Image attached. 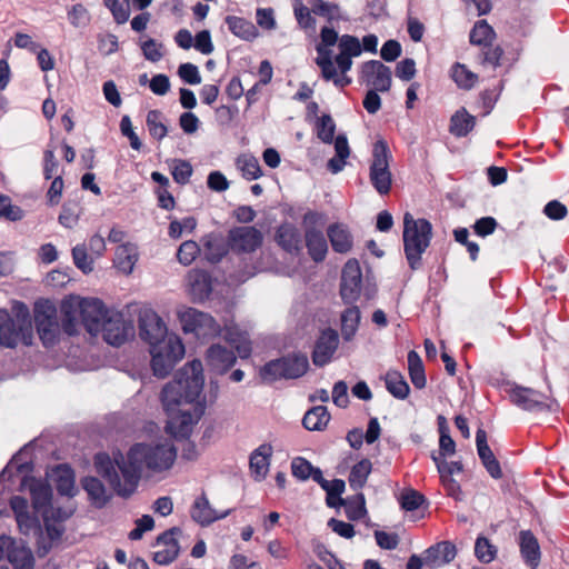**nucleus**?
I'll use <instances>...</instances> for the list:
<instances>
[{
  "label": "nucleus",
  "mask_w": 569,
  "mask_h": 569,
  "mask_svg": "<svg viewBox=\"0 0 569 569\" xmlns=\"http://www.w3.org/2000/svg\"><path fill=\"white\" fill-rule=\"evenodd\" d=\"M177 458V448L170 441L134 443L124 456L120 451L111 458L98 452L93 463L97 473L108 481L117 496L128 499L137 490L142 470L152 472L169 470Z\"/></svg>",
  "instance_id": "obj_1"
},
{
  "label": "nucleus",
  "mask_w": 569,
  "mask_h": 569,
  "mask_svg": "<svg viewBox=\"0 0 569 569\" xmlns=\"http://www.w3.org/2000/svg\"><path fill=\"white\" fill-rule=\"evenodd\" d=\"M203 385L202 362L193 359L179 369L173 380L163 387L161 401L168 413L166 431L173 438L187 439L191 435L192 427L199 420L203 409L194 417L190 410L180 409V406L197 401Z\"/></svg>",
  "instance_id": "obj_2"
},
{
  "label": "nucleus",
  "mask_w": 569,
  "mask_h": 569,
  "mask_svg": "<svg viewBox=\"0 0 569 569\" xmlns=\"http://www.w3.org/2000/svg\"><path fill=\"white\" fill-rule=\"evenodd\" d=\"M14 317L0 309V346L13 349L19 342L32 345L33 331L29 308L20 301L13 305Z\"/></svg>",
  "instance_id": "obj_3"
},
{
  "label": "nucleus",
  "mask_w": 569,
  "mask_h": 569,
  "mask_svg": "<svg viewBox=\"0 0 569 569\" xmlns=\"http://www.w3.org/2000/svg\"><path fill=\"white\" fill-rule=\"evenodd\" d=\"M432 239V224L425 218L415 219L410 212L403 216V252L411 270L421 267V257Z\"/></svg>",
  "instance_id": "obj_4"
},
{
  "label": "nucleus",
  "mask_w": 569,
  "mask_h": 569,
  "mask_svg": "<svg viewBox=\"0 0 569 569\" xmlns=\"http://www.w3.org/2000/svg\"><path fill=\"white\" fill-rule=\"evenodd\" d=\"M309 368L307 355L298 351L268 361L260 368L259 375L264 382L293 380L303 377Z\"/></svg>",
  "instance_id": "obj_5"
},
{
  "label": "nucleus",
  "mask_w": 569,
  "mask_h": 569,
  "mask_svg": "<svg viewBox=\"0 0 569 569\" xmlns=\"http://www.w3.org/2000/svg\"><path fill=\"white\" fill-rule=\"evenodd\" d=\"M392 154L386 140L379 139L372 146V159L369 167V180L380 196H387L392 188L390 161Z\"/></svg>",
  "instance_id": "obj_6"
},
{
  "label": "nucleus",
  "mask_w": 569,
  "mask_h": 569,
  "mask_svg": "<svg viewBox=\"0 0 569 569\" xmlns=\"http://www.w3.org/2000/svg\"><path fill=\"white\" fill-rule=\"evenodd\" d=\"M150 355L153 375L158 378H166L176 363L182 359L184 346L181 339L172 333L169 340L150 349Z\"/></svg>",
  "instance_id": "obj_7"
},
{
  "label": "nucleus",
  "mask_w": 569,
  "mask_h": 569,
  "mask_svg": "<svg viewBox=\"0 0 569 569\" xmlns=\"http://www.w3.org/2000/svg\"><path fill=\"white\" fill-rule=\"evenodd\" d=\"M34 325L39 338L46 348L59 342L60 325L57 318V308L49 300L38 301L34 305Z\"/></svg>",
  "instance_id": "obj_8"
},
{
  "label": "nucleus",
  "mask_w": 569,
  "mask_h": 569,
  "mask_svg": "<svg viewBox=\"0 0 569 569\" xmlns=\"http://www.w3.org/2000/svg\"><path fill=\"white\" fill-rule=\"evenodd\" d=\"M178 319L184 333H193L199 339L216 337L220 326L214 318L192 307L178 310Z\"/></svg>",
  "instance_id": "obj_9"
},
{
  "label": "nucleus",
  "mask_w": 569,
  "mask_h": 569,
  "mask_svg": "<svg viewBox=\"0 0 569 569\" xmlns=\"http://www.w3.org/2000/svg\"><path fill=\"white\" fill-rule=\"evenodd\" d=\"M303 223L306 224L305 241L308 253L315 262H322L328 253V243L322 230L317 226L323 223V214L308 211L303 216Z\"/></svg>",
  "instance_id": "obj_10"
},
{
  "label": "nucleus",
  "mask_w": 569,
  "mask_h": 569,
  "mask_svg": "<svg viewBox=\"0 0 569 569\" xmlns=\"http://www.w3.org/2000/svg\"><path fill=\"white\" fill-rule=\"evenodd\" d=\"M139 336L150 349L169 340L171 335L163 320L152 310H144L139 315Z\"/></svg>",
  "instance_id": "obj_11"
},
{
  "label": "nucleus",
  "mask_w": 569,
  "mask_h": 569,
  "mask_svg": "<svg viewBox=\"0 0 569 569\" xmlns=\"http://www.w3.org/2000/svg\"><path fill=\"white\" fill-rule=\"evenodd\" d=\"M100 332L108 345L120 347L133 335V325L121 312L113 310L104 319Z\"/></svg>",
  "instance_id": "obj_12"
},
{
  "label": "nucleus",
  "mask_w": 569,
  "mask_h": 569,
  "mask_svg": "<svg viewBox=\"0 0 569 569\" xmlns=\"http://www.w3.org/2000/svg\"><path fill=\"white\" fill-rule=\"evenodd\" d=\"M77 308L81 316L82 325L92 336H97L100 332L104 319L112 311L107 309L104 303L98 298L81 299Z\"/></svg>",
  "instance_id": "obj_13"
},
{
  "label": "nucleus",
  "mask_w": 569,
  "mask_h": 569,
  "mask_svg": "<svg viewBox=\"0 0 569 569\" xmlns=\"http://www.w3.org/2000/svg\"><path fill=\"white\" fill-rule=\"evenodd\" d=\"M362 272L357 259H349L341 272L340 296L345 303L353 305L360 297Z\"/></svg>",
  "instance_id": "obj_14"
},
{
  "label": "nucleus",
  "mask_w": 569,
  "mask_h": 569,
  "mask_svg": "<svg viewBox=\"0 0 569 569\" xmlns=\"http://www.w3.org/2000/svg\"><path fill=\"white\" fill-rule=\"evenodd\" d=\"M510 401L526 411H543L549 409L548 397L536 389L522 387L517 383L510 385L507 390Z\"/></svg>",
  "instance_id": "obj_15"
},
{
  "label": "nucleus",
  "mask_w": 569,
  "mask_h": 569,
  "mask_svg": "<svg viewBox=\"0 0 569 569\" xmlns=\"http://www.w3.org/2000/svg\"><path fill=\"white\" fill-rule=\"evenodd\" d=\"M360 80L380 92H387L392 83L391 70L379 60H369L361 66Z\"/></svg>",
  "instance_id": "obj_16"
},
{
  "label": "nucleus",
  "mask_w": 569,
  "mask_h": 569,
  "mask_svg": "<svg viewBox=\"0 0 569 569\" xmlns=\"http://www.w3.org/2000/svg\"><path fill=\"white\" fill-rule=\"evenodd\" d=\"M7 550V559L13 569H33L34 556L24 542H17L9 537H0V551Z\"/></svg>",
  "instance_id": "obj_17"
},
{
  "label": "nucleus",
  "mask_w": 569,
  "mask_h": 569,
  "mask_svg": "<svg viewBox=\"0 0 569 569\" xmlns=\"http://www.w3.org/2000/svg\"><path fill=\"white\" fill-rule=\"evenodd\" d=\"M19 490L30 492L32 507L37 512L42 513V510H46L51 503L52 489L47 481L23 476L20 480Z\"/></svg>",
  "instance_id": "obj_18"
},
{
  "label": "nucleus",
  "mask_w": 569,
  "mask_h": 569,
  "mask_svg": "<svg viewBox=\"0 0 569 569\" xmlns=\"http://www.w3.org/2000/svg\"><path fill=\"white\" fill-rule=\"evenodd\" d=\"M179 527H172L157 537L156 545L163 546V549L153 553V561L160 566H168L173 562L180 552V545L176 536L181 535Z\"/></svg>",
  "instance_id": "obj_19"
},
{
  "label": "nucleus",
  "mask_w": 569,
  "mask_h": 569,
  "mask_svg": "<svg viewBox=\"0 0 569 569\" xmlns=\"http://www.w3.org/2000/svg\"><path fill=\"white\" fill-rule=\"evenodd\" d=\"M338 345L339 336L335 329L327 328L322 330L312 351L313 365L320 368L328 365L338 349Z\"/></svg>",
  "instance_id": "obj_20"
},
{
  "label": "nucleus",
  "mask_w": 569,
  "mask_h": 569,
  "mask_svg": "<svg viewBox=\"0 0 569 569\" xmlns=\"http://www.w3.org/2000/svg\"><path fill=\"white\" fill-rule=\"evenodd\" d=\"M233 350L227 346L214 343L206 352V361L210 371L224 375L236 362Z\"/></svg>",
  "instance_id": "obj_21"
},
{
  "label": "nucleus",
  "mask_w": 569,
  "mask_h": 569,
  "mask_svg": "<svg viewBox=\"0 0 569 569\" xmlns=\"http://www.w3.org/2000/svg\"><path fill=\"white\" fill-rule=\"evenodd\" d=\"M189 295L193 302L200 303L209 299L212 292V277L208 271L193 269L187 276Z\"/></svg>",
  "instance_id": "obj_22"
},
{
  "label": "nucleus",
  "mask_w": 569,
  "mask_h": 569,
  "mask_svg": "<svg viewBox=\"0 0 569 569\" xmlns=\"http://www.w3.org/2000/svg\"><path fill=\"white\" fill-rule=\"evenodd\" d=\"M274 241L283 251L292 256H299L302 251L301 232L292 223L280 224L276 230Z\"/></svg>",
  "instance_id": "obj_23"
},
{
  "label": "nucleus",
  "mask_w": 569,
  "mask_h": 569,
  "mask_svg": "<svg viewBox=\"0 0 569 569\" xmlns=\"http://www.w3.org/2000/svg\"><path fill=\"white\" fill-rule=\"evenodd\" d=\"M518 545L525 563L530 569H537L541 559V550L533 532L531 530H521L518 535Z\"/></svg>",
  "instance_id": "obj_24"
},
{
  "label": "nucleus",
  "mask_w": 569,
  "mask_h": 569,
  "mask_svg": "<svg viewBox=\"0 0 569 569\" xmlns=\"http://www.w3.org/2000/svg\"><path fill=\"white\" fill-rule=\"evenodd\" d=\"M203 257L210 263L220 262L228 253V243L221 232H210L202 238Z\"/></svg>",
  "instance_id": "obj_25"
},
{
  "label": "nucleus",
  "mask_w": 569,
  "mask_h": 569,
  "mask_svg": "<svg viewBox=\"0 0 569 569\" xmlns=\"http://www.w3.org/2000/svg\"><path fill=\"white\" fill-rule=\"evenodd\" d=\"M457 555L456 546L450 541H441L425 551V563L430 568H439L451 562Z\"/></svg>",
  "instance_id": "obj_26"
},
{
  "label": "nucleus",
  "mask_w": 569,
  "mask_h": 569,
  "mask_svg": "<svg viewBox=\"0 0 569 569\" xmlns=\"http://www.w3.org/2000/svg\"><path fill=\"white\" fill-rule=\"evenodd\" d=\"M272 453L273 447L267 442L251 451V476L256 481L260 482L267 478Z\"/></svg>",
  "instance_id": "obj_27"
},
{
  "label": "nucleus",
  "mask_w": 569,
  "mask_h": 569,
  "mask_svg": "<svg viewBox=\"0 0 569 569\" xmlns=\"http://www.w3.org/2000/svg\"><path fill=\"white\" fill-rule=\"evenodd\" d=\"M80 483L94 508L102 509L110 502L112 495L108 493L106 486L99 478L87 476L81 479Z\"/></svg>",
  "instance_id": "obj_28"
},
{
  "label": "nucleus",
  "mask_w": 569,
  "mask_h": 569,
  "mask_svg": "<svg viewBox=\"0 0 569 569\" xmlns=\"http://www.w3.org/2000/svg\"><path fill=\"white\" fill-rule=\"evenodd\" d=\"M53 477L56 489L60 496L72 498L77 495L74 471L69 465H58L53 469Z\"/></svg>",
  "instance_id": "obj_29"
},
{
  "label": "nucleus",
  "mask_w": 569,
  "mask_h": 569,
  "mask_svg": "<svg viewBox=\"0 0 569 569\" xmlns=\"http://www.w3.org/2000/svg\"><path fill=\"white\" fill-rule=\"evenodd\" d=\"M327 236L330 240L333 251L338 253H347L352 249V236L341 223H332L327 229Z\"/></svg>",
  "instance_id": "obj_30"
},
{
  "label": "nucleus",
  "mask_w": 569,
  "mask_h": 569,
  "mask_svg": "<svg viewBox=\"0 0 569 569\" xmlns=\"http://www.w3.org/2000/svg\"><path fill=\"white\" fill-rule=\"evenodd\" d=\"M227 513L219 515L209 503L204 493H202L192 505L191 518L201 526H209L216 520L226 517Z\"/></svg>",
  "instance_id": "obj_31"
},
{
  "label": "nucleus",
  "mask_w": 569,
  "mask_h": 569,
  "mask_svg": "<svg viewBox=\"0 0 569 569\" xmlns=\"http://www.w3.org/2000/svg\"><path fill=\"white\" fill-rule=\"evenodd\" d=\"M229 252L236 256L249 253V226L233 227L226 237Z\"/></svg>",
  "instance_id": "obj_32"
},
{
  "label": "nucleus",
  "mask_w": 569,
  "mask_h": 569,
  "mask_svg": "<svg viewBox=\"0 0 569 569\" xmlns=\"http://www.w3.org/2000/svg\"><path fill=\"white\" fill-rule=\"evenodd\" d=\"M476 126V117L470 114L466 108L461 107L450 119L449 131L455 137H467Z\"/></svg>",
  "instance_id": "obj_33"
},
{
  "label": "nucleus",
  "mask_w": 569,
  "mask_h": 569,
  "mask_svg": "<svg viewBox=\"0 0 569 569\" xmlns=\"http://www.w3.org/2000/svg\"><path fill=\"white\" fill-rule=\"evenodd\" d=\"M138 260L136 246L131 243L120 244L116 250L114 266L124 274H130Z\"/></svg>",
  "instance_id": "obj_34"
},
{
  "label": "nucleus",
  "mask_w": 569,
  "mask_h": 569,
  "mask_svg": "<svg viewBox=\"0 0 569 569\" xmlns=\"http://www.w3.org/2000/svg\"><path fill=\"white\" fill-rule=\"evenodd\" d=\"M496 31L495 29L487 22V20H478L469 33V42L472 46H477L479 48L485 47L487 44H492L496 40Z\"/></svg>",
  "instance_id": "obj_35"
},
{
  "label": "nucleus",
  "mask_w": 569,
  "mask_h": 569,
  "mask_svg": "<svg viewBox=\"0 0 569 569\" xmlns=\"http://www.w3.org/2000/svg\"><path fill=\"white\" fill-rule=\"evenodd\" d=\"M330 421V413L325 406H316L309 409L302 419V425L307 430H323Z\"/></svg>",
  "instance_id": "obj_36"
},
{
  "label": "nucleus",
  "mask_w": 569,
  "mask_h": 569,
  "mask_svg": "<svg viewBox=\"0 0 569 569\" xmlns=\"http://www.w3.org/2000/svg\"><path fill=\"white\" fill-rule=\"evenodd\" d=\"M371 470H372V463L369 459L363 458L360 461H358L356 465L352 466V468L350 470V473L348 477L349 487L352 490L360 492V490L367 483V480H368L369 475L371 473Z\"/></svg>",
  "instance_id": "obj_37"
},
{
  "label": "nucleus",
  "mask_w": 569,
  "mask_h": 569,
  "mask_svg": "<svg viewBox=\"0 0 569 569\" xmlns=\"http://www.w3.org/2000/svg\"><path fill=\"white\" fill-rule=\"evenodd\" d=\"M386 389L395 398L405 400L408 398L410 387L401 372L397 370H389L385 376Z\"/></svg>",
  "instance_id": "obj_38"
},
{
  "label": "nucleus",
  "mask_w": 569,
  "mask_h": 569,
  "mask_svg": "<svg viewBox=\"0 0 569 569\" xmlns=\"http://www.w3.org/2000/svg\"><path fill=\"white\" fill-rule=\"evenodd\" d=\"M361 313L357 306H351L341 313V336L345 341L353 339L358 331Z\"/></svg>",
  "instance_id": "obj_39"
},
{
  "label": "nucleus",
  "mask_w": 569,
  "mask_h": 569,
  "mask_svg": "<svg viewBox=\"0 0 569 569\" xmlns=\"http://www.w3.org/2000/svg\"><path fill=\"white\" fill-rule=\"evenodd\" d=\"M407 359L408 372L413 387L419 390L423 389L427 385V378L425 366L419 353L415 350H410L408 352Z\"/></svg>",
  "instance_id": "obj_40"
},
{
  "label": "nucleus",
  "mask_w": 569,
  "mask_h": 569,
  "mask_svg": "<svg viewBox=\"0 0 569 569\" xmlns=\"http://www.w3.org/2000/svg\"><path fill=\"white\" fill-rule=\"evenodd\" d=\"M450 77L458 88L471 90L478 82V74L467 68L466 64L455 62L450 68Z\"/></svg>",
  "instance_id": "obj_41"
},
{
  "label": "nucleus",
  "mask_w": 569,
  "mask_h": 569,
  "mask_svg": "<svg viewBox=\"0 0 569 569\" xmlns=\"http://www.w3.org/2000/svg\"><path fill=\"white\" fill-rule=\"evenodd\" d=\"M336 157L328 161V169L332 173L340 172L346 166V160L350 156L348 139L345 134H339L333 139Z\"/></svg>",
  "instance_id": "obj_42"
},
{
  "label": "nucleus",
  "mask_w": 569,
  "mask_h": 569,
  "mask_svg": "<svg viewBox=\"0 0 569 569\" xmlns=\"http://www.w3.org/2000/svg\"><path fill=\"white\" fill-rule=\"evenodd\" d=\"M343 507L347 518L351 521H358L367 515L366 498L362 492L348 497Z\"/></svg>",
  "instance_id": "obj_43"
},
{
  "label": "nucleus",
  "mask_w": 569,
  "mask_h": 569,
  "mask_svg": "<svg viewBox=\"0 0 569 569\" xmlns=\"http://www.w3.org/2000/svg\"><path fill=\"white\" fill-rule=\"evenodd\" d=\"M317 58H316V64L321 70V77L329 81L330 78L335 77V63L332 61V51L330 47H326L323 44H318L317 48Z\"/></svg>",
  "instance_id": "obj_44"
},
{
  "label": "nucleus",
  "mask_w": 569,
  "mask_h": 569,
  "mask_svg": "<svg viewBox=\"0 0 569 569\" xmlns=\"http://www.w3.org/2000/svg\"><path fill=\"white\" fill-rule=\"evenodd\" d=\"M61 310L62 320L60 330L62 329L68 336L77 335V313L79 312L78 308L72 302L63 301Z\"/></svg>",
  "instance_id": "obj_45"
},
{
  "label": "nucleus",
  "mask_w": 569,
  "mask_h": 569,
  "mask_svg": "<svg viewBox=\"0 0 569 569\" xmlns=\"http://www.w3.org/2000/svg\"><path fill=\"white\" fill-rule=\"evenodd\" d=\"M293 14L299 24V27L303 30H315L316 28V19L311 13L312 8L309 9L303 4L302 0H292Z\"/></svg>",
  "instance_id": "obj_46"
},
{
  "label": "nucleus",
  "mask_w": 569,
  "mask_h": 569,
  "mask_svg": "<svg viewBox=\"0 0 569 569\" xmlns=\"http://www.w3.org/2000/svg\"><path fill=\"white\" fill-rule=\"evenodd\" d=\"M317 137L323 143H332L336 133V123L330 114H322L316 121Z\"/></svg>",
  "instance_id": "obj_47"
},
{
  "label": "nucleus",
  "mask_w": 569,
  "mask_h": 569,
  "mask_svg": "<svg viewBox=\"0 0 569 569\" xmlns=\"http://www.w3.org/2000/svg\"><path fill=\"white\" fill-rule=\"evenodd\" d=\"M498 549L490 540L483 536H479L475 543V555L482 563H490L497 557Z\"/></svg>",
  "instance_id": "obj_48"
},
{
  "label": "nucleus",
  "mask_w": 569,
  "mask_h": 569,
  "mask_svg": "<svg viewBox=\"0 0 569 569\" xmlns=\"http://www.w3.org/2000/svg\"><path fill=\"white\" fill-rule=\"evenodd\" d=\"M505 54L503 49L499 44H487L480 48V63L482 66H491L493 69L501 66V59Z\"/></svg>",
  "instance_id": "obj_49"
},
{
  "label": "nucleus",
  "mask_w": 569,
  "mask_h": 569,
  "mask_svg": "<svg viewBox=\"0 0 569 569\" xmlns=\"http://www.w3.org/2000/svg\"><path fill=\"white\" fill-rule=\"evenodd\" d=\"M161 119L162 112L156 109L150 110L146 119L150 134L157 140H162L168 133V128L162 123Z\"/></svg>",
  "instance_id": "obj_50"
},
{
  "label": "nucleus",
  "mask_w": 569,
  "mask_h": 569,
  "mask_svg": "<svg viewBox=\"0 0 569 569\" xmlns=\"http://www.w3.org/2000/svg\"><path fill=\"white\" fill-rule=\"evenodd\" d=\"M81 208L76 201H67L62 206V210L59 214V222L66 228H73L79 220Z\"/></svg>",
  "instance_id": "obj_51"
},
{
  "label": "nucleus",
  "mask_w": 569,
  "mask_h": 569,
  "mask_svg": "<svg viewBox=\"0 0 569 569\" xmlns=\"http://www.w3.org/2000/svg\"><path fill=\"white\" fill-rule=\"evenodd\" d=\"M72 259L74 266L84 274L93 270V259L88 254L86 244H77L72 248Z\"/></svg>",
  "instance_id": "obj_52"
},
{
  "label": "nucleus",
  "mask_w": 569,
  "mask_h": 569,
  "mask_svg": "<svg viewBox=\"0 0 569 569\" xmlns=\"http://www.w3.org/2000/svg\"><path fill=\"white\" fill-rule=\"evenodd\" d=\"M104 6L111 11L114 21L122 24L130 16L129 0H103Z\"/></svg>",
  "instance_id": "obj_53"
},
{
  "label": "nucleus",
  "mask_w": 569,
  "mask_h": 569,
  "mask_svg": "<svg viewBox=\"0 0 569 569\" xmlns=\"http://www.w3.org/2000/svg\"><path fill=\"white\" fill-rule=\"evenodd\" d=\"M24 217V211L16 204H12L10 197L0 194V218L8 221H20Z\"/></svg>",
  "instance_id": "obj_54"
},
{
  "label": "nucleus",
  "mask_w": 569,
  "mask_h": 569,
  "mask_svg": "<svg viewBox=\"0 0 569 569\" xmlns=\"http://www.w3.org/2000/svg\"><path fill=\"white\" fill-rule=\"evenodd\" d=\"M68 20L74 28H86L90 23L91 17L82 3H77L68 10Z\"/></svg>",
  "instance_id": "obj_55"
},
{
  "label": "nucleus",
  "mask_w": 569,
  "mask_h": 569,
  "mask_svg": "<svg viewBox=\"0 0 569 569\" xmlns=\"http://www.w3.org/2000/svg\"><path fill=\"white\" fill-rule=\"evenodd\" d=\"M201 249L199 244L193 240H187L182 242L177 251L178 261L183 266L191 264Z\"/></svg>",
  "instance_id": "obj_56"
},
{
  "label": "nucleus",
  "mask_w": 569,
  "mask_h": 569,
  "mask_svg": "<svg viewBox=\"0 0 569 569\" xmlns=\"http://www.w3.org/2000/svg\"><path fill=\"white\" fill-rule=\"evenodd\" d=\"M312 12L316 16L326 18L329 22L341 18L340 8L337 3L317 0L312 6Z\"/></svg>",
  "instance_id": "obj_57"
},
{
  "label": "nucleus",
  "mask_w": 569,
  "mask_h": 569,
  "mask_svg": "<svg viewBox=\"0 0 569 569\" xmlns=\"http://www.w3.org/2000/svg\"><path fill=\"white\" fill-rule=\"evenodd\" d=\"M316 468L317 467H313L311 462L303 457H295L291 460V473L301 481L308 480Z\"/></svg>",
  "instance_id": "obj_58"
},
{
  "label": "nucleus",
  "mask_w": 569,
  "mask_h": 569,
  "mask_svg": "<svg viewBox=\"0 0 569 569\" xmlns=\"http://www.w3.org/2000/svg\"><path fill=\"white\" fill-rule=\"evenodd\" d=\"M339 54L358 57L362 52L359 39L351 34H343L339 39Z\"/></svg>",
  "instance_id": "obj_59"
},
{
  "label": "nucleus",
  "mask_w": 569,
  "mask_h": 569,
  "mask_svg": "<svg viewBox=\"0 0 569 569\" xmlns=\"http://www.w3.org/2000/svg\"><path fill=\"white\" fill-rule=\"evenodd\" d=\"M224 22L232 34L242 40H249V22L244 18L227 16Z\"/></svg>",
  "instance_id": "obj_60"
},
{
  "label": "nucleus",
  "mask_w": 569,
  "mask_h": 569,
  "mask_svg": "<svg viewBox=\"0 0 569 569\" xmlns=\"http://www.w3.org/2000/svg\"><path fill=\"white\" fill-rule=\"evenodd\" d=\"M425 501V496L415 489L403 491L399 500L401 508L406 511L417 510Z\"/></svg>",
  "instance_id": "obj_61"
},
{
  "label": "nucleus",
  "mask_w": 569,
  "mask_h": 569,
  "mask_svg": "<svg viewBox=\"0 0 569 569\" xmlns=\"http://www.w3.org/2000/svg\"><path fill=\"white\" fill-rule=\"evenodd\" d=\"M455 240L465 246L472 261L478 259L480 248L477 242L469 240V231L467 228H457L453 230Z\"/></svg>",
  "instance_id": "obj_62"
},
{
  "label": "nucleus",
  "mask_w": 569,
  "mask_h": 569,
  "mask_svg": "<svg viewBox=\"0 0 569 569\" xmlns=\"http://www.w3.org/2000/svg\"><path fill=\"white\" fill-rule=\"evenodd\" d=\"M192 171V166L189 161L179 159L174 160L171 173L177 183L186 184L189 182Z\"/></svg>",
  "instance_id": "obj_63"
},
{
  "label": "nucleus",
  "mask_w": 569,
  "mask_h": 569,
  "mask_svg": "<svg viewBox=\"0 0 569 569\" xmlns=\"http://www.w3.org/2000/svg\"><path fill=\"white\" fill-rule=\"evenodd\" d=\"M178 74L182 81L188 84H199L201 82V76L196 64L186 62L179 66Z\"/></svg>",
  "instance_id": "obj_64"
}]
</instances>
